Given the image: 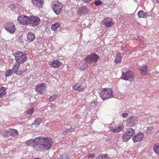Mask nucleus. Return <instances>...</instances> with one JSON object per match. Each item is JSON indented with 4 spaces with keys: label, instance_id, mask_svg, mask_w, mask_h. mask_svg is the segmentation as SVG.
<instances>
[{
    "label": "nucleus",
    "instance_id": "f257e3e1",
    "mask_svg": "<svg viewBox=\"0 0 159 159\" xmlns=\"http://www.w3.org/2000/svg\"><path fill=\"white\" fill-rule=\"evenodd\" d=\"M33 143V147L36 150L42 151L49 150L51 148L52 141V139L48 137H39L32 140L27 141L26 144L29 146Z\"/></svg>",
    "mask_w": 159,
    "mask_h": 159
},
{
    "label": "nucleus",
    "instance_id": "f03ea898",
    "mask_svg": "<svg viewBox=\"0 0 159 159\" xmlns=\"http://www.w3.org/2000/svg\"><path fill=\"white\" fill-rule=\"evenodd\" d=\"M100 96L103 100L113 97L111 89H102L100 93Z\"/></svg>",
    "mask_w": 159,
    "mask_h": 159
},
{
    "label": "nucleus",
    "instance_id": "7ed1b4c3",
    "mask_svg": "<svg viewBox=\"0 0 159 159\" xmlns=\"http://www.w3.org/2000/svg\"><path fill=\"white\" fill-rule=\"evenodd\" d=\"M13 55L16 62L20 64L25 62L27 59L26 54L22 52H17Z\"/></svg>",
    "mask_w": 159,
    "mask_h": 159
},
{
    "label": "nucleus",
    "instance_id": "20e7f679",
    "mask_svg": "<svg viewBox=\"0 0 159 159\" xmlns=\"http://www.w3.org/2000/svg\"><path fill=\"white\" fill-rule=\"evenodd\" d=\"M135 133V129L132 128L128 129L127 131L124 133L122 137L123 141L124 142H127Z\"/></svg>",
    "mask_w": 159,
    "mask_h": 159
},
{
    "label": "nucleus",
    "instance_id": "39448f33",
    "mask_svg": "<svg viewBox=\"0 0 159 159\" xmlns=\"http://www.w3.org/2000/svg\"><path fill=\"white\" fill-rule=\"evenodd\" d=\"M52 8V10L57 15H60L62 11L63 4L58 1H55L53 2Z\"/></svg>",
    "mask_w": 159,
    "mask_h": 159
},
{
    "label": "nucleus",
    "instance_id": "423d86ee",
    "mask_svg": "<svg viewBox=\"0 0 159 159\" xmlns=\"http://www.w3.org/2000/svg\"><path fill=\"white\" fill-rule=\"evenodd\" d=\"M99 58V56L95 53H93L88 55L84 58L86 62L91 64L92 62H96Z\"/></svg>",
    "mask_w": 159,
    "mask_h": 159
},
{
    "label": "nucleus",
    "instance_id": "0eeeda50",
    "mask_svg": "<svg viewBox=\"0 0 159 159\" xmlns=\"http://www.w3.org/2000/svg\"><path fill=\"white\" fill-rule=\"evenodd\" d=\"M121 79L125 80L132 81L134 79V74L131 71H126L125 73L122 72Z\"/></svg>",
    "mask_w": 159,
    "mask_h": 159
},
{
    "label": "nucleus",
    "instance_id": "6e6552de",
    "mask_svg": "<svg viewBox=\"0 0 159 159\" xmlns=\"http://www.w3.org/2000/svg\"><path fill=\"white\" fill-rule=\"evenodd\" d=\"M30 17L25 15L19 16L17 20L20 24L23 25L29 24Z\"/></svg>",
    "mask_w": 159,
    "mask_h": 159
},
{
    "label": "nucleus",
    "instance_id": "1a4fd4ad",
    "mask_svg": "<svg viewBox=\"0 0 159 159\" xmlns=\"http://www.w3.org/2000/svg\"><path fill=\"white\" fill-rule=\"evenodd\" d=\"M18 132L17 130L10 129L6 130L4 132L2 133V136L5 137H8L10 136H16L17 135Z\"/></svg>",
    "mask_w": 159,
    "mask_h": 159
},
{
    "label": "nucleus",
    "instance_id": "9d476101",
    "mask_svg": "<svg viewBox=\"0 0 159 159\" xmlns=\"http://www.w3.org/2000/svg\"><path fill=\"white\" fill-rule=\"evenodd\" d=\"M4 27L11 34H14L16 30L15 25L11 22H7L5 24Z\"/></svg>",
    "mask_w": 159,
    "mask_h": 159
},
{
    "label": "nucleus",
    "instance_id": "9b49d317",
    "mask_svg": "<svg viewBox=\"0 0 159 159\" xmlns=\"http://www.w3.org/2000/svg\"><path fill=\"white\" fill-rule=\"evenodd\" d=\"M108 127L110 130L114 132L118 133L123 129L124 127L121 125L116 126L115 125L114 123L108 125Z\"/></svg>",
    "mask_w": 159,
    "mask_h": 159
},
{
    "label": "nucleus",
    "instance_id": "f8f14e48",
    "mask_svg": "<svg viewBox=\"0 0 159 159\" xmlns=\"http://www.w3.org/2000/svg\"><path fill=\"white\" fill-rule=\"evenodd\" d=\"M40 19L36 16H31L30 18V22L29 24L32 26L35 27L37 26L40 21Z\"/></svg>",
    "mask_w": 159,
    "mask_h": 159
},
{
    "label": "nucleus",
    "instance_id": "ddd939ff",
    "mask_svg": "<svg viewBox=\"0 0 159 159\" xmlns=\"http://www.w3.org/2000/svg\"><path fill=\"white\" fill-rule=\"evenodd\" d=\"M144 136L143 133L139 132L133 137L132 139L134 142L135 143L142 141Z\"/></svg>",
    "mask_w": 159,
    "mask_h": 159
},
{
    "label": "nucleus",
    "instance_id": "4468645a",
    "mask_svg": "<svg viewBox=\"0 0 159 159\" xmlns=\"http://www.w3.org/2000/svg\"><path fill=\"white\" fill-rule=\"evenodd\" d=\"M86 87L85 83H79L73 87L74 89L79 91H82Z\"/></svg>",
    "mask_w": 159,
    "mask_h": 159
},
{
    "label": "nucleus",
    "instance_id": "2eb2a0df",
    "mask_svg": "<svg viewBox=\"0 0 159 159\" xmlns=\"http://www.w3.org/2000/svg\"><path fill=\"white\" fill-rule=\"evenodd\" d=\"M35 91L39 93L42 94L45 90V84L42 83L38 85L35 89Z\"/></svg>",
    "mask_w": 159,
    "mask_h": 159
},
{
    "label": "nucleus",
    "instance_id": "dca6fc26",
    "mask_svg": "<svg viewBox=\"0 0 159 159\" xmlns=\"http://www.w3.org/2000/svg\"><path fill=\"white\" fill-rule=\"evenodd\" d=\"M105 26L106 27H110L114 25V23L111 18H106L104 19L102 21Z\"/></svg>",
    "mask_w": 159,
    "mask_h": 159
},
{
    "label": "nucleus",
    "instance_id": "f3484780",
    "mask_svg": "<svg viewBox=\"0 0 159 159\" xmlns=\"http://www.w3.org/2000/svg\"><path fill=\"white\" fill-rule=\"evenodd\" d=\"M50 63L51 66L55 68L61 67L62 64V63L58 59L54 60L50 62Z\"/></svg>",
    "mask_w": 159,
    "mask_h": 159
},
{
    "label": "nucleus",
    "instance_id": "a211bd4d",
    "mask_svg": "<svg viewBox=\"0 0 159 159\" xmlns=\"http://www.w3.org/2000/svg\"><path fill=\"white\" fill-rule=\"evenodd\" d=\"M33 5L35 7L41 8L43 4V0H31Z\"/></svg>",
    "mask_w": 159,
    "mask_h": 159
},
{
    "label": "nucleus",
    "instance_id": "6ab92c4d",
    "mask_svg": "<svg viewBox=\"0 0 159 159\" xmlns=\"http://www.w3.org/2000/svg\"><path fill=\"white\" fill-rule=\"evenodd\" d=\"M20 66V64L17 62L14 64L12 68V71H13L14 74H17L18 75H20L23 73V71H22L19 72L18 71V69Z\"/></svg>",
    "mask_w": 159,
    "mask_h": 159
},
{
    "label": "nucleus",
    "instance_id": "aec40b11",
    "mask_svg": "<svg viewBox=\"0 0 159 159\" xmlns=\"http://www.w3.org/2000/svg\"><path fill=\"white\" fill-rule=\"evenodd\" d=\"M137 119L136 117L131 116L128 118L127 122L131 126H135L136 125L135 123L137 120Z\"/></svg>",
    "mask_w": 159,
    "mask_h": 159
},
{
    "label": "nucleus",
    "instance_id": "412c9836",
    "mask_svg": "<svg viewBox=\"0 0 159 159\" xmlns=\"http://www.w3.org/2000/svg\"><path fill=\"white\" fill-rule=\"evenodd\" d=\"M138 69L142 75L146 74L148 71L147 66L146 65H143L138 67Z\"/></svg>",
    "mask_w": 159,
    "mask_h": 159
},
{
    "label": "nucleus",
    "instance_id": "4be33fe9",
    "mask_svg": "<svg viewBox=\"0 0 159 159\" xmlns=\"http://www.w3.org/2000/svg\"><path fill=\"white\" fill-rule=\"evenodd\" d=\"M88 8L85 6L81 7L79 8V11L81 15H84L89 12Z\"/></svg>",
    "mask_w": 159,
    "mask_h": 159
},
{
    "label": "nucleus",
    "instance_id": "5701e85b",
    "mask_svg": "<svg viewBox=\"0 0 159 159\" xmlns=\"http://www.w3.org/2000/svg\"><path fill=\"white\" fill-rule=\"evenodd\" d=\"M27 39L29 42L33 41L35 38L34 34L32 33L29 32L27 35Z\"/></svg>",
    "mask_w": 159,
    "mask_h": 159
},
{
    "label": "nucleus",
    "instance_id": "b1692460",
    "mask_svg": "<svg viewBox=\"0 0 159 159\" xmlns=\"http://www.w3.org/2000/svg\"><path fill=\"white\" fill-rule=\"evenodd\" d=\"M138 15L139 18H146L147 16L146 13L142 10L139 11Z\"/></svg>",
    "mask_w": 159,
    "mask_h": 159
},
{
    "label": "nucleus",
    "instance_id": "393cba45",
    "mask_svg": "<svg viewBox=\"0 0 159 159\" xmlns=\"http://www.w3.org/2000/svg\"><path fill=\"white\" fill-rule=\"evenodd\" d=\"M122 60V57L120 53L118 52L116 55V57L115 60V62L116 63H120Z\"/></svg>",
    "mask_w": 159,
    "mask_h": 159
},
{
    "label": "nucleus",
    "instance_id": "a878e982",
    "mask_svg": "<svg viewBox=\"0 0 159 159\" xmlns=\"http://www.w3.org/2000/svg\"><path fill=\"white\" fill-rule=\"evenodd\" d=\"M58 159H70V157L66 154L63 153L59 156Z\"/></svg>",
    "mask_w": 159,
    "mask_h": 159
},
{
    "label": "nucleus",
    "instance_id": "bb28decb",
    "mask_svg": "<svg viewBox=\"0 0 159 159\" xmlns=\"http://www.w3.org/2000/svg\"><path fill=\"white\" fill-rule=\"evenodd\" d=\"M60 24L59 23H55L52 24L51 26V29L52 30L56 31L59 27Z\"/></svg>",
    "mask_w": 159,
    "mask_h": 159
},
{
    "label": "nucleus",
    "instance_id": "cd10ccee",
    "mask_svg": "<svg viewBox=\"0 0 159 159\" xmlns=\"http://www.w3.org/2000/svg\"><path fill=\"white\" fill-rule=\"evenodd\" d=\"M153 150L157 154H159V143H157L153 146Z\"/></svg>",
    "mask_w": 159,
    "mask_h": 159
},
{
    "label": "nucleus",
    "instance_id": "c85d7f7f",
    "mask_svg": "<svg viewBox=\"0 0 159 159\" xmlns=\"http://www.w3.org/2000/svg\"><path fill=\"white\" fill-rule=\"evenodd\" d=\"M5 88L3 87L0 88V98L6 94Z\"/></svg>",
    "mask_w": 159,
    "mask_h": 159
},
{
    "label": "nucleus",
    "instance_id": "c756f323",
    "mask_svg": "<svg viewBox=\"0 0 159 159\" xmlns=\"http://www.w3.org/2000/svg\"><path fill=\"white\" fill-rule=\"evenodd\" d=\"M12 71L11 70H8L5 73V76L7 77H9L12 75Z\"/></svg>",
    "mask_w": 159,
    "mask_h": 159
},
{
    "label": "nucleus",
    "instance_id": "7c9ffc66",
    "mask_svg": "<svg viewBox=\"0 0 159 159\" xmlns=\"http://www.w3.org/2000/svg\"><path fill=\"white\" fill-rule=\"evenodd\" d=\"M41 122V120L40 118L36 119L34 121V124L35 125H39Z\"/></svg>",
    "mask_w": 159,
    "mask_h": 159
},
{
    "label": "nucleus",
    "instance_id": "2f4dec72",
    "mask_svg": "<svg viewBox=\"0 0 159 159\" xmlns=\"http://www.w3.org/2000/svg\"><path fill=\"white\" fill-rule=\"evenodd\" d=\"M58 97V95L57 94H54L52 95L50 97L49 101H53L56 99V98Z\"/></svg>",
    "mask_w": 159,
    "mask_h": 159
},
{
    "label": "nucleus",
    "instance_id": "473e14b6",
    "mask_svg": "<svg viewBox=\"0 0 159 159\" xmlns=\"http://www.w3.org/2000/svg\"><path fill=\"white\" fill-rule=\"evenodd\" d=\"M146 132L149 134H151L153 132V128L152 127H148L146 130Z\"/></svg>",
    "mask_w": 159,
    "mask_h": 159
},
{
    "label": "nucleus",
    "instance_id": "72a5a7b5",
    "mask_svg": "<svg viewBox=\"0 0 159 159\" xmlns=\"http://www.w3.org/2000/svg\"><path fill=\"white\" fill-rule=\"evenodd\" d=\"M88 66V65L86 63L84 64L81 66L79 67V69L83 70L86 69Z\"/></svg>",
    "mask_w": 159,
    "mask_h": 159
},
{
    "label": "nucleus",
    "instance_id": "f704fd0d",
    "mask_svg": "<svg viewBox=\"0 0 159 159\" xmlns=\"http://www.w3.org/2000/svg\"><path fill=\"white\" fill-rule=\"evenodd\" d=\"M33 108L29 109L27 111V113L29 115H31L33 112Z\"/></svg>",
    "mask_w": 159,
    "mask_h": 159
},
{
    "label": "nucleus",
    "instance_id": "c9c22d12",
    "mask_svg": "<svg viewBox=\"0 0 159 159\" xmlns=\"http://www.w3.org/2000/svg\"><path fill=\"white\" fill-rule=\"evenodd\" d=\"M102 2L100 0H97L94 2V3L97 6L101 5L102 4Z\"/></svg>",
    "mask_w": 159,
    "mask_h": 159
},
{
    "label": "nucleus",
    "instance_id": "e433bc0d",
    "mask_svg": "<svg viewBox=\"0 0 159 159\" xmlns=\"http://www.w3.org/2000/svg\"><path fill=\"white\" fill-rule=\"evenodd\" d=\"M109 158V155L106 154L104 155L102 154V159H108Z\"/></svg>",
    "mask_w": 159,
    "mask_h": 159
},
{
    "label": "nucleus",
    "instance_id": "4c0bfd02",
    "mask_svg": "<svg viewBox=\"0 0 159 159\" xmlns=\"http://www.w3.org/2000/svg\"><path fill=\"white\" fill-rule=\"evenodd\" d=\"M95 155L94 153H92L89 154V156L88 158H91L93 159V158H94L95 157Z\"/></svg>",
    "mask_w": 159,
    "mask_h": 159
},
{
    "label": "nucleus",
    "instance_id": "58836bf2",
    "mask_svg": "<svg viewBox=\"0 0 159 159\" xmlns=\"http://www.w3.org/2000/svg\"><path fill=\"white\" fill-rule=\"evenodd\" d=\"M74 131V129L71 128L70 129H68L66 130L65 132H67L68 133L73 132Z\"/></svg>",
    "mask_w": 159,
    "mask_h": 159
},
{
    "label": "nucleus",
    "instance_id": "ea45409f",
    "mask_svg": "<svg viewBox=\"0 0 159 159\" xmlns=\"http://www.w3.org/2000/svg\"><path fill=\"white\" fill-rule=\"evenodd\" d=\"M121 115L123 118L127 117L128 116V113H122L121 114Z\"/></svg>",
    "mask_w": 159,
    "mask_h": 159
},
{
    "label": "nucleus",
    "instance_id": "a19ab883",
    "mask_svg": "<svg viewBox=\"0 0 159 159\" xmlns=\"http://www.w3.org/2000/svg\"><path fill=\"white\" fill-rule=\"evenodd\" d=\"M102 154L99 155L96 158V159H102Z\"/></svg>",
    "mask_w": 159,
    "mask_h": 159
},
{
    "label": "nucleus",
    "instance_id": "79ce46f5",
    "mask_svg": "<svg viewBox=\"0 0 159 159\" xmlns=\"http://www.w3.org/2000/svg\"><path fill=\"white\" fill-rule=\"evenodd\" d=\"M92 0H82V1L84 3H89Z\"/></svg>",
    "mask_w": 159,
    "mask_h": 159
},
{
    "label": "nucleus",
    "instance_id": "37998d69",
    "mask_svg": "<svg viewBox=\"0 0 159 159\" xmlns=\"http://www.w3.org/2000/svg\"><path fill=\"white\" fill-rule=\"evenodd\" d=\"M159 133V132L158 131H156L154 134V136H156V135L158 134Z\"/></svg>",
    "mask_w": 159,
    "mask_h": 159
},
{
    "label": "nucleus",
    "instance_id": "c03bdc74",
    "mask_svg": "<svg viewBox=\"0 0 159 159\" xmlns=\"http://www.w3.org/2000/svg\"><path fill=\"white\" fill-rule=\"evenodd\" d=\"M156 2L157 3H159V0H155Z\"/></svg>",
    "mask_w": 159,
    "mask_h": 159
}]
</instances>
